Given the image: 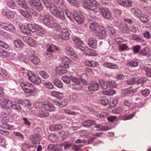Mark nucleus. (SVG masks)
<instances>
[{
  "mask_svg": "<svg viewBox=\"0 0 151 151\" xmlns=\"http://www.w3.org/2000/svg\"><path fill=\"white\" fill-rule=\"evenodd\" d=\"M109 32L110 33V35H111V37H114L115 36L116 31L114 28L111 27H109L108 28Z\"/></svg>",
  "mask_w": 151,
  "mask_h": 151,
  "instance_id": "nucleus-59",
  "label": "nucleus"
},
{
  "mask_svg": "<svg viewBox=\"0 0 151 151\" xmlns=\"http://www.w3.org/2000/svg\"><path fill=\"white\" fill-rule=\"evenodd\" d=\"M22 148L23 150H26L27 151H29L31 147L30 145L24 143L22 145Z\"/></svg>",
  "mask_w": 151,
  "mask_h": 151,
  "instance_id": "nucleus-61",
  "label": "nucleus"
},
{
  "mask_svg": "<svg viewBox=\"0 0 151 151\" xmlns=\"http://www.w3.org/2000/svg\"><path fill=\"white\" fill-rule=\"evenodd\" d=\"M10 55V53L9 52L0 48V56L3 58H6L9 56Z\"/></svg>",
  "mask_w": 151,
  "mask_h": 151,
  "instance_id": "nucleus-29",
  "label": "nucleus"
},
{
  "mask_svg": "<svg viewBox=\"0 0 151 151\" xmlns=\"http://www.w3.org/2000/svg\"><path fill=\"white\" fill-rule=\"evenodd\" d=\"M58 39L61 38L63 40H67L69 39V33L67 29H64L60 32L59 35L58 36Z\"/></svg>",
  "mask_w": 151,
  "mask_h": 151,
  "instance_id": "nucleus-7",
  "label": "nucleus"
},
{
  "mask_svg": "<svg viewBox=\"0 0 151 151\" xmlns=\"http://www.w3.org/2000/svg\"><path fill=\"white\" fill-rule=\"evenodd\" d=\"M123 24L124 23H122L119 20H117L116 21H114V25L116 27H118L119 29L123 26Z\"/></svg>",
  "mask_w": 151,
  "mask_h": 151,
  "instance_id": "nucleus-48",
  "label": "nucleus"
},
{
  "mask_svg": "<svg viewBox=\"0 0 151 151\" xmlns=\"http://www.w3.org/2000/svg\"><path fill=\"white\" fill-rule=\"evenodd\" d=\"M49 7L50 8V12L56 17L62 20L65 19L64 14L61 8H58L53 4L51 3Z\"/></svg>",
  "mask_w": 151,
  "mask_h": 151,
  "instance_id": "nucleus-1",
  "label": "nucleus"
},
{
  "mask_svg": "<svg viewBox=\"0 0 151 151\" xmlns=\"http://www.w3.org/2000/svg\"><path fill=\"white\" fill-rule=\"evenodd\" d=\"M118 103V101L116 100H112L110 103L109 108L113 107L116 105Z\"/></svg>",
  "mask_w": 151,
  "mask_h": 151,
  "instance_id": "nucleus-63",
  "label": "nucleus"
},
{
  "mask_svg": "<svg viewBox=\"0 0 151 151\" xmlns=\"http://www.w3.org/2000/svg\"><path fill=\"white\" fill-rule=\"evenodd\" d=\"M79 12L78 11H74L73 12V17L78 23L81 24L83 22L84 19L83 16L79 14Z\"/></svg>",
  "mask_w": 151,
  "mask_h": 151,
  "instance_id": "nucleus-6",
  "label": "nucleus"
},
{
  "mask_svg": "<svg viewBox=\"0 0 151 151\" xmlns=\"http://www.w3.org/2000/svg\"><path fill=\"white\" fill-rule=\"evenodd\" d=\"M104 66L110 69H116L118 66L116 64L111 63H106L104 64Z\"/></svg>",
  "mask_w": 151,
  "mask_h": 151,
  "instance_id": "nucleus-34",
  "label": "nucleus"
},
{
  "mask_svg": "<svg viewBox=\"0 0 151 151\" xmlns=\"http://www.w3.org/2000/svg\"><path fill=\"white\" fill-rule=\"evenodd\" d=\"M1 128L5 129L12 130L13 129L12 126H10L9 124L6 123L2 124L0 125Z\"/></svg>",
  "mask_w": 151,
  "mask_h": 151,
  "instance_id": "nucleus-43",
  "label": "nucleus"
},
{
  "mask_svg": "<svg viewBox=\"0 0 151 151\" xmlns=\"http://www.w3.org/2000/svg\"><path fill=\"white\" fill-rule=\"evenodd\" d=\"M19 11L20 14L24 17L30 20L32 19V15L27 11L22 9H20Z\"/></svg>",
  "mask_w": 151,
  "mask_h": 151,
  "instance_id": "nucleus-16",
  "label": "nucleus"
},
{
  "mask_svg": "<svg viewBox=\"0 0 151 151\" xmlns=\"http://www.w3.org/2000/svg\"><path fill=\"white\" fill-rule=\"evenodd\" d=\"M37 27H38V25L36 24L33 25L32 24H29L27 25V30L32 32H34L37 30Z\"/></svg>",
  "mask_w": 151,
  "mask_h": 151,
  "instance_id": "nucleus-23",
  "label": "nucleus"
},
{
  "mask_svg": "<svg viewBox=\"0 0 151 151\" xmlns=\"http://www.w3.org/2000/svg\"><path fill=\"white\" fill-rule=\"evenodd\" d=\"M21 87L24 91L30 94H32L37 91V88L33 85L27 82L21 84Z\"/></svg>",
  "mask_w": 151,
  "mask_h": 151,
  "instance_id": "nucleus-3",
  "label": "nucleus"
},
{
  "mask_svg": "<svg viewBox=\"0 0 151 151\" xmlns=\"http://www.w3.org/2000/svg\"><path fill=\"white\" fill-rule=\"evenodd\" d=\"M0 75L3 78H7L9 76V74L4 70H1L0 72Z\"/></svg>",
  "mask_w": 151,
  "mask_h": 151,
  "instance_id": "nucleus-49",
  "label": "nucleus"
},
{
  "mask_svg": "<svg viewBox=\"0 0 151 151\" xmlns=\"http://www.w3.org/2000/svg\"><path fill=\"white\" fill-rule=\"evenodd\" d=\"M54 85L60 88L63 87L62 83L60 80L58 78H55L53 81Z\"/></svg>",
  "mask_w": 151,
  "mask_h": 151,
  "instance_id": "nucleus-37",
  "label": "nucleus"
},
{
  "mask_svg": "<svg viewBox=\"0 0 151 151\" xmlns=\"http://www.w3.org/2000/svg\"><path fill=\"white\" fill-rule=\"evenodd\" d=\"M13 104L12 102L8 100H7L5 105H4V107L6 109L13 107Z\"/></svg>",
  "mask_w": 151,
  "mask_h": 151,
  "instance_id": "nucleus-53",
  "label": "nucleus"
},
{
  "mask_svg": "<svg viewBox=\"0 0 151 151\" xmlns=\"http://www.w3.org/2000/svg\"><path fill=\"white\" fill-rule=\"evenodd\" d=\"M66 68L61 66L59 67L57 70L58 73L60 75H62L66 73L68 71Z\"/></svg>",
  "mask_w": 151,
  "mask_h": 151,
  "instance_id": "nucleus-33",
  "label": "nucleus"
},
{
  "mask_svg": "<svg viewBox=\"0 0 151 151\" xmlns=\"http://www.w3.org/2000/svg\"><path fill=\"white\" fill-rule=\"evenodd\" d=\"M137 81V80L134 78H131L126 81V83L128 84L132 85L135 84Z\"/></svg>",
  "mask_w": 151,
  "mask_h": 151,
  "instance_id": "nucleus-46",
  "label": "nucleus"
},
{
  "mask_svg": "<svg viewBox=\"0 0 151 151\" xmlns=\"http://www.w3.org/2000/svg\"><path fill=\"white\" fill-rule=\"evenodd\" d=\"M71 145L72 144L68 142H64L60 145V146L61 147L63 146L64 149L66 150L70 147Z\"/></svg>",
  "mask_w": 151,
  "mask_h": 151,
  "instance_id": "nucleus-45",
  "label": "nucleus"
},
{
  "mask_svg": "<svg viewBox=\"0 0 151 151\" xmlns=\"http://www.w3.org/2000/svg\"><path fill=\"white\" fill-rule=\"evenodd\" d=\"M70 78L66 75L63 76L62 77L63 81L65 83H69L70 82Z\"/></svg>",
  "mask_w": 151,
  "mask_h": 151,
  "instance_id": "nucleus-60",
  "label": "nucleus"
},
{
  "mask_svg": "<svg viewBox=\"0 0 151 151\" xmlns=\"http://www.w3.org/2000/svg\"><path fill=\"white\" fill-rule=\"evenodd\" d=\"M14 43L15 46L17 47L21 48L24 46L21 40L20 39H17L14 41Z\"/></svg>",
  "mask_w": 151,
  "mask_h": 151,
  "instance_id": "nucleus-31",
  "label": "nucleus"
},
{
  "mask_svg": "<svg viewBox=\"0 0 151 151\" xmlns=\"http://www.w3.org/2000/svg\"><path fill=\"white\" fill-rule=\"evenodd\" d=\"M72 38L73 41L78 45H83L82 41L77 36H73Z\"/></svg>",
  "mask_w": 151,
  "mask_h": 151,
  "instance_id": "nucleus-41",
  "label": "nucleus"
},
{
  "mask_svg": "<svg viewBox=\"0 0 151 151\" xmlns=\"http://www.w3.org/2000/svg\"><path fill=\"white\" fill-rule=\"evenodd\" d=\"M52 27L54 30H55L57 31H60L61 29V27L60 26L58 25L56 23H54L52 24Z\"/></svg>",
  "mask_w": 151,
  "mask_h": 151,
  "instance_id": "nucleus-57",
  "label": "nucleus"
},
{
  "mask_svg": "<svg viewBox=\"0 0 151 151\" xmlns=\"http://www.w3.org/2000/svg\"><path fill=\"white\" fill-rule=\"evenodd\" d=\"M49 113L46 110H40L39 111V116L41 118L47 117L49 116Z\"/></svg>",
  "mask_w": 151,
  "mask_h": 151,
  "instance_id": "nucleus-25",
  "label": "nucleus"
},
{
  "mask_svg": "<svg viewBox=\"0 0 151 151\" xmlns=\"http://www.w3.org/2000/svg\"><path fill=\"white\" fill-rule=\"evenodd\" d=\"M27 75L28 77V79L29 80L32 82H34V81H35L36 78L38 77V75L33 73V72H28V73Z\"/></svg>",
  "mask_w": 151,
  "mask_h": 151,
  "instance_id": "nucleus-27",
  "label": "nucleus"
},
{
  "mask_svg": "<svg viewBox=\"0 0 151 151\" xmlns=\"http://www.w3.org/2000/svg\"><path fill=\"white\" fill-rule=\"evenodd\" d=\"M100 11L102 13L103 17L107 19H110L111 17V14L109 10L106 8H101Z\"/></svg>",
  "mask_w": 151,
  "mask_h": 151,
  "instance_id": "nucleus-9",
  "label": "nucleus"
},
{
  "mask_svg": "<svg viewBox=\"0 0 151 151\" xmlns=\"http://www.w3.org/2000/svg\"><path fill=\"white\" fill-rule=\"evenodd\" d=\"M17 4L21 7L26 9L27 7V3L24 0H17Z\"/></svg>",
  "mask_w": 151,
  "mask_h": 151,
  "instance_id": "nucleus-32",
  "label": "nucleus"
},
{
  "mask_svg": "<svg viewBox=\"0 0 151 151\" xmlns=\"http://www.w3.org/2000/svg\"><path fill=\"white\" fill-rule=\"evenodd\" d=\"M2 14L3 15L9 18H13L14 16L13 12L10 10L3 11Z\"/></svg>",
  "mask_w": 151,
  "mask_h": 151,
  "instance_id": "nucleus-24",
  "label": "nucleus"
},
{
  "mask_svg": "<svg viewBox=\"0 0 151 151\" xmlns=\"http://www.w3.org/2000/svg\"><path fill=\"white\" fill-rule=\"evenodd\" d=\"M38 32L40 33V35H44L46 33V30L43 29L42 27L39 26L38 25V27L37 29Z\"/></svg>",
  "mask_w": 151,
  "mask_h": 151,
  "instance_id": "nucleus-56",
  "label": "nucleus"
},
{
  "mask_svg": "<svg viewBox=\"0 0 151 151\" xmlns=\"http://www.w3.org/2000/svg\"><path fill=\"white\" fill-rule=\"evenodd\" d=\"M96 36L99 38L103 39L107 36L106 32L103 27L99 28L96 33Z\"/></svg>",
  "mask_w": 151,
  "mask_h": 151,
  "instance_id": "nucleus-10",
  "label": "nucleus"
},
{
  "mask_svg": "<svg viewBox=\"0 0 151 151\" xmlns=\"http://www.w3.org/2000/svg\"><path fill=\"white\" fill-rule=\"evenodd\" d=\"M143 69L146 73V76L149 77H151V69L147 67H144Z\"/></svg>",
  "mask_w": 151,
  "mask_h": 151,
  "instance_id": "nucleus-54",
  "label": "nucleus"
},
{
  "mask_svg": "<svg viewBox=\"0 0 151 151\" xmlns=\"http://www.w3.org/2000/svg\"><path fill=\"white\" fill-rule=\"evenodd\" d=\"M122 111V107H118L114 109L113 110L112 112L114 114H118Z\"/></svg>",
  "mask_w": 151,
  "mask_h": 151,
  "instance_id": "nucleus-55",
  "label": "nucleus"
},
{
  "mask_svg": "<svg viewBox=\"0 0 151 151\" xmlns=\"http://www.w3.org/2000/svg\"><path fill=\"white\" fill-rule=\"evenodd\" d=\"M98 27V24L95 22H93L91 23L89 26V28L91 31L93 32L96 30Z\"/></svg>",
  "mask_w": 151,
  "mask_h": 151,
  "instance_id": "nucleus-36",
  "label": "nucleus"
},
{
  "mask_svg": "<svg viewBox=\"0 0 151 151\" xmlns=\"http://www.w3.org/2000/svg\"><path fill=\"white\" fill-rule=\"evenodd\" d=\"M40 75L44 79H47L49 77V75L46 72L42 70L39 72Z\"/></svg>",
  "mask_w": 151,
  "mask_h": 151,
  "instance_id": "nucleus-51",
  "label": "nucleus"
},
{
  "mask_svg": "<svg viewBox=\"0 0 151 151\" xmlns=\"http://www.w3.org/2000/svg\"><path fill=\"white\" fill-rule=\"evenodd\" d=\"M55 104L60 107H63L67 105L68 101L67 100L64 98H61L58 101H55Z\"/></svg>",
  "mask_w": 151,
  "mask_h": 151,
  "instance_id": "nucleus-14",
  "label": "nucleus"
},
{
  "mask_svg": "<svg viewBox=\"0 0 151 151\" xmlns=\"http://www.w3.org/2000/svg\"><path fill=\"white\" fill-rule=\"evenodd\" d=\"M131 11L133 14L135 16L138 17L140 20L143 22H147L149 19V16L146 14H143L142 12L137 8L132 9Z\"/></svg>",
  "mask_w": 151,
  "mask_h": 151,
  "instance_id": "nucleus-2",
  "label": "nucleus"
},
{
  "mask_svg": "<svg viewBox=\"0 0 151 151\" xmlns=\"http://www.w3.org/2000/svg\"><path fill=\"white\" fill-rule=\"evenodd\" d=\"M117 1L120 5L126 7L131 6L132 3L131 0H117Z\"/></svg>",
  "mask_w": 151,
  "mask_h": 151,
  "instance_id": "nucleus-12",
  "label": "nucleus"
},
{
  "mask_svg": "<svg viewBox=\"0 0 151 151\" xmlns=\"http://www.w3.org/2000/svg\"><path fill=\"white\" fill-rule=\"evenodd\" d=\"M70 100V101H75L78 99V98L76 95L74 93H72L69 96Z\"/></svg>",
  "mask_w": 151,
  "mask_h": 151,
  "instance_id": "nucleus-58",
  "label": "nucleus"
},
{
  "mask_svg": "<svg viewBox=\"0 0 151 151\" xmlns=\"http://www.w3.org/2000/svg\"><path fill=\"white\" fill-rule=\"evenodd\" d=\"M60 136L62 138L61 140H63L68 136V132L64 131H60L59 132Z\"/></svg>",
  "mask_w": 151,
  "mask_h": 151,
  "instance_id": "nucleus-38",
  "label": "nucleus"
},
{
  "mask_svg": "<svg viewBox=\"0 0 151 151\" xmlns=\"http://www.w3.org/2000/svg\"><path fill=\"white\" fill-rule=\"evenodd\" d=\"M64 112L65 114L69 115H75L77 114V113L76 112L72 111L69 109L65 110Z\"/></svg>",
  "mask_w": 151,
  "mask_h": 151,
  "instance_id": "nucleus-62",
  "label": "nucleus"
},
{
  "mask_svg": "<svg viewBox=\"0 0 151 151\" xmlns=\"http://www.w3.org/2000/svg\"><path fill=\"white\" fill-rule=\"evenodd\" d=\"M134 92V91L133 88L132 87H131L123 90L122 92L121 95L122 97H124Z\"/></svg>",
  "mask_w": 151,
  "mask_h": 151,
  "instance_id": "nucleus-19",
  "label": "nucleus"
},
{
  "mask_svg": "<svg viewBox=\"0 0 151 151\" xmlns=\"http://www.w3.org/2000/svg\"><path fill=\"white\" fill-rule=\"evenodd\" d=\"M57 137L58 136L55 134H51L48 136L49 139L52 142L56 141Z\"/></svg>",
  "mask_w": 151,
  "mask_h": 151,
  "instance_id": "nucleus-44",
  "label": "nucleus"
},
{
  "mask_svg": "<svg viewBox=\"0 0 151 151\" xmlns=\"http://www.w3.org/2000/svg\"><path fill=\"white\" fill-rule=\"evenodd\" d=\"M108 86L109 88H115L116 87L117 83L113 80H110L108 81Z\"/></svg>",
  "mask_w": 151,
  "mask_h": 151,
  "instance_id": "nucleus-47",
  "label": "nucleus"
},
{
  "mask_svg": "<svg viewBox=\"0 0 151 151\" xmlns=\"http://www.w3.org/2000/svg\"><path fill=\"white\" fill-rule=\"evenodd\" d=\"M127 65L130 67H135L138 66V62L135 60H132L129 62Z\"/></svg>",
  "mask_w": 151,
  "mask_h": 151,
  "instance_id": "nucleus-40",
  "label": "nucleus"
},
{
  "mask_svg": "<svg viewBox=\"0 0 151 151\" xmlns=\"http://www.w3.org/2000/svg\"><path fill=\"white\" fill-rule=\"evenodd\" d=\"M62 9L65 11L66 16L70 19L72 18L73 17V14L69 10L67 9L66 8L65 5L63 3L61 4Z\"/></svg>",
  "mask_w": 151,
  "mask_h": 151,
  "instance_id": "nucleus-20",
  "label": "nucleus"
},
{
  "mask_svg": "<svg viewBox=\"0 0 151 151\" xmlns=\"http://www.w3.org/2000/svg\"><path fill=\"white\" fill-rule=\"evenodd\" d=\"M44 104H43L41 102H38L37 101H35L34 102V107L36 109H40L42 108V107H44Z\"/></svg>",
  "mask_w": 151,
  "mask_h": 151,
  "instance_id": "nucleus-39",
  "label": "nucleus"
},
{
  "mask_svg": "<svg viewBox=\"0 0 151 151\" xmlns=\"http://www.w3.org/2000/svg\"><path fill=\"white\" fill-rule=\"evenodd\" d=\"M88 88L91 91H95L99 88V84L96 82H92L88 87Z\"/></svg>",
  "mask_w": 151,
  "mask_h": 151,
  "instance_id": "nucleus-13",
  "label": "nucleus"
},
{
  "mask_svg": "<svg viewBox=\"0 0 151 151\" xmlns=\"http://www.w3.org/2000/svg\"><path fill=\"white\" fill-rule=\"evenodd\" d=\"M62 127L60 124L54 125L50 127V129L52 130H59L62 129Z\"/></svg>",
  "mask_w": 151,
  "mask_h": 151,
  "instance_id": "nucleus-52",
  "label": "nucleus"
},
{
  "mask_svg": "<svg viewBox=\"0 0 151 151\" xmlns=\"http://www.w3.org/2000/svg\"><path fill=\"white\" fill-rule=\"evenodd\" d=\"M44 107L46 110L53 111L55 109V107L54 105L50 102H46L44 104Z\"/></svg>",
  "mask_w": 151,
  "mask_h": 151,
  "instance_id": "nucleus-15",
  "label": "nucleus"
},
{
  "mask_svg": "<svg viewBox=\"0 0 151 151\" xmlns=\"http://www.w3.org/2000/svg\"><path fill=\"white\" fill-rule=\"evenodd\" d=\"M140 54L142 55L149 56L150 55V50L148 47H145L142 49L140 52Z\"/></svg>",
  "mask_w": 151,
  "mask_h": 151,
  "instance_id": "nucleus-26",
  "label": "nucleus"
},
{
  "mask_svg": "<svg viewBox=\"0 0 151 151\" xmlns=\"http://www.w3.org/2000/svg\"><path fill=\"white\" fill-rule=\"evenodd\" d=\"M72 86L73 89L76 90L80 91L82 89V86L80 83L72 84Z\"/></svg>",
  "mask_w": 151,
  "mask_h": 151,
  "instance_id": "nucleus-50",
  "label": "nucleus"
},
{
  "mask_svg": "<svg viewBox=\"0 0 151 151\" xmlns=\"http://www.w3.org/2000/svg\"><path fill=\"white\" fill-rule=\"evenodd\" d=\"M88 45L91 48L96 49L97 47V42L96 38L94 37H90L88 40Z\"/></svg>",
  "mask_w": 151,
  "mask_h": 151,
  "instance_id": "nucleus-11",
  "label": "nucleus"
},
{
  "mask_svg": "<svg viewBox=\"0 0 151 151\" xmlns=\"http://www.w3.org/2000/svg\"><path fill=\"white\" fill-rule=\"evenodd\" d=\"M0 27L7 31L15 32L14 26L9 22H0Z\"/></svg>",
  "mask_w": 151,
  "mask_h": 151,
  "instance_id": "nucleus-4",
  "label": "nucleus"
},
{
  "mask_svg": "<svg viewBox=\"0 0 151 151\" xmlns=\"http://www.w3.org/2000/svg\"><path fill=\"white\" fill-rule=\"evenodd\" d=\"M65 51L66 53L69 56L72 55V54H73L74 50L71 46H68L66 47L65 49Z\"/></svg>",
  "mask_w": 151,
  "mask_h": 151,
  "instance_id": "nucleus-35",
  "label": "nucleus"
},
{
  "mask_svg": "<svg viewBox=\"0 0 151 151\" xmlns=\"http://www.w3.org/2000/svg\"><path fill=\"white\" fill-rule=\"evenodd\" d=\"M17 58L20 61L26 64H28L29 63V60L27 57L22 54H18Z\"/></svg>",
  "mask_w": 151,
  "mask_h": 151,
  "instance_id": "nucleus-18",
  "label": "nucleus"
},
{
  "mask_svg": "<svg viewBox=\"0 0 151 151\" xmlns=\"http://www.w3.org/2000/svg\"><path fill=\"white\" fill-rule=\"evenodd\" d=\"M122 27L120 28V30L123 33H129L130 32L129 28L128 27L127 25L125 24H123Z\"/></svg>",
  "mask_w": 151,
  "mask_h": 151,
  "instance_id": "nucleus-28",
  "label": "nucleus"
},
{
  "mask_svg": "<svg viewBox=\"0 0 151 151\" xmlns=\"http://www.w3.org/2000/svg\"><path fill=\"white\" fill-rule=\"evenodd\" d=\"M40 137V135L38 133H34L30 137V140L33 144L37 143L38 138Z\"/></svg>",
  "mask_w": 151,
  "mask_h": 151,
  "instance_id": "nucleus-17",
  "label": "nucleus"
},
{
  "mask_svg": "<svg viewBox=\"0 0 151 151\" xmlns=\"http://www.w3.org/2000/svg\"><path fill=\"white\" fill-rule=\"evenodd\" d=\"M95 124V121L93 120H86L82 124L84 127L88 128H89L90 126H92Z\"/></svg>",
  "mask_w": 151,
  "mask_h": 151,
  "instance_id": "nucleus-22",
  "label": "nucleus"
},
{
  "mask_svg": "<svg viewBox=\"0 0 151 151\" xmlns=\"http://www.w3.org/2000/svg\"><path fill=\"white\" fill-rule=\"evenodd\" d=\"M96 2L95 0H89L87 5L84 6V8L91 11H94L96 9Z\"/></svg>",
  "mask_w": 151,
  "mask_h": 151,
  "instance_id": "nucleus-5",
  "label": "nucleus"
},
{
  "mask_svg": "<svg viewBox=\"0 0 151 151\" xmlns=\"http://www.w3.org/2000/svg\"><path fill=\"white\" fill-rule=\"evenodd\" d=\"M119 49L121 51L129 50L128 46L127 45L124 44L119 45Z\"/></svg>",
  "mask_w": 151,
  "mask_h": 151,
  "instance_id": "nucleus-42",
  "label": "nucleus"
},
{
  "mask_svg": "<svg viewBox=\"0 0 151 151\" xmlns=\"http://www.w3.org/2000/svg\"><path fill=\"white\" fill-rule=\"evenodd\" d=\"M71 81H73V84L80 83V80L79 79L76 78L72 76H71L70 78Z\"/></svg>",
  "mask_w": 151,
  "mask_h": 151,
  "instance_id": "nucleus-64",
  "label": "nucleus"
},
{
  "mask_svg": "<svg viewBox=\"0 0 151 151\" xmlns=\"http://www.w3.org/2000/svg\"><path fill=\"white\" fill-rule=\"evenodd\" d=\"M29 59L32 63L35 65L38 64L40 61L38 57L34 55H29Z\"/></svg>",
  "mask_w": 151,
  "mask_h": 151,
  "instance_id": "nucleus-21",
  "label": "nucleus"
},
{
  "mask_svg": "<svg viewBox=\"0 0 151 151\" xmlns=\"http://www.w3.org/2000/svg\"><path fill=\"white\" fill-rule=\"evenodd\" d=\"M101 88L104 89L107 88L108 86V82L105 81L103 80H100L99 81Z\"/></svg>",
  "mask_w": 151,
  "mask_h": 151,
  "instance_id": "nucleus-30",
  "label": "nucleus"
},
{
  "mask_svg": "<svg viewBox=\"0 0 151 151\" xmlns=\"http://www.w3.org/2000/svg\"><path fill=\"white\" fill-rule=\"evenodd\" d=\"M41 19L45 25L48 26L50 24V22L52 19V17L49 14H47L42 17Z\"/></svg>",
  "mask_w": 151,
  "mask_h": 151,
  "instance_id": "nucleus-8",
  "label": "nucleus"
}]
</instances>
